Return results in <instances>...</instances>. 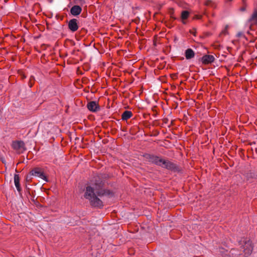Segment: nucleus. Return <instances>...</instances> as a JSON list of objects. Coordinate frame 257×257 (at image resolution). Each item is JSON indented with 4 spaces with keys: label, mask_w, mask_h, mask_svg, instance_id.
I'll return each mask as SVG.
<instances>
[{
    "label": "nucleus",
    "mask_w": 257,
    "mask_h": 257,
    "mask_svg": "<svg viewBox=\"0 0 257 257\" xmlns=\"http://www.w3.org/2000/svg\"><path fill=\"white\" fill-rule=\"evenodd\" d=\"M132 116V113L130 111L126 110L122 114V119L123 120H127Z\"/></svg>",
    "instance_id": "obj_12"
},
{
    "label": "nucleus",
    "mask_w": 257,
    "mask_h": 257,
    "mask_svg": "<svg viewBox=\"0 0 257 257\" xmlns=\"http://www.w3.org/2000/svg\"><path fill=\"white\" fill-rule=\"evenodd\" d=\"M195 56V53L192 49H188L185 51V57L187 59H190L193 58Z\"/></svg>",
    "instance_id": "obj_10"
},
{
    "label": "nucleus",
    "mask_w": 257,
    "mask_h": 257,
    "mask_svg": "<svg viewBox=\"0 0 257 257\" xmlns=\"http://www.w3.org/2000/svg\"><path fill=\"white\" fill-rule=\"evenodd\" d=\"M68 27L69 29L72 32L77 31L78 28L77 20L75 19L71 20L69 22Z\"/></svg>",
    "instance_id": "obj_6"
},
{
    "label": "nucleus",
    "mask_w": 257,
    "mask_h": 257,
    "mask_svg": "<svg viewBox=\"0 0 257 257\" xmlns=\"http://www.w3.org/2000/svg\"><path fill=\"white\" fill-rule=\"evenodd\" d=\"M102 195V191L95 190L93 188L88 186L86 187L84 197L90 201L91 205L101 207L103 206V203L99 197Z\"/></svg>",
    "instance_id": "obj_1"
},
{
    "label": "nucleus",
    "mask_w": 257,
    "mask_h": 257,
    "mask_svg": "<svg viewBox=\"0 0 257 257\" xmlns=\"http://www.w3.org/2000/svg\"><path fill=\"white\" fill-rule=\"evenodd\" d=\"M82 9L79 6H74L70 10L71 14L73 16H77L81 12Z\"/></svg>",
    "instance_id": "obj_9"
},
{
    "label": "nucleus",
    "mask_w": 257,
    "mask_h": 257,
    "mask_svg": "<svg viewBox=\"0 0 257 257\" xmlns=\"http://www.w3.org/2000/svg\"><path fill=\"white\" fill-rule=\"evenodd\" d=\"M87 106L88 109L92 112L97 111L99 109L98 104L96 103V101H92L88 102Z\"/></svg>",
    "instance_id": "obj_5"
},
{
    "label": "nucleus",
    "mask_w": 257,
    "mask_h": 257,
    "mask_svg": "<svg viewBox=\"0 0 257 257\" xmlns=\"http://www.w3.org/2000/svg\"><path fill=\"white\" fill-rule=\"evenodd\" d=\"M12 147L19 153H22L25 150V144L22 141L14 142L12 144Z\"/></svg>",
    "instance_id": "obj_3"
},
{
    "label": "nucleus",
    "mask_w": 257,
    "mask_h": 257,
    "mask_svg": "<svg viewBox=\"0 0 257 257\" xmlns=\"http://www.w3.org/2000/svg\"><path fill=\"white\" fill-rule=\"evenodd\" d=\"M19 177L18 175L15 174L14 176V182L15 186L18 191H21L20 185L19 183Z\"/></svg>",
    "instance_id": "obj_11"
},
{
    "label": "nucleus",
    "mask_w": 257,
    "mask_h": 257,
    "mask_svg": "<svg viewBox=\"0 0 257 257\" xmlns=\"http://www.w3.org/2000/svg\"><path fill=\"white\" fill-rule=\"evenodd\" d=\"M189 15V13L188 11H184L182 12L181 14V18L182 19L185 20L186 19Z\"/></svg>",
    "instance_id": "obj_13"
},
{
    "label": "nucleus",
    "mask_w": 257,
    "mask_h": 257,
    "mask_svg": "<svg viewBox=\"0 0 257 257\" xmlns=\"http://www.w3.org/2000/svg\"><path fill=\"white\" fill-rule=\"evenodd\" d=\"M241 11H244V8H242L241 9Z\"/></svg>",
    "instance_id": "obj_16"
},
{
    "label": "nucleus",
    "mask_w": 257,
    "mask_h": 257,
    "mask_svg": "<svg viewBox=\"0 0 257 257\" xmlns=\"http://www.w3.org/2000/svg\"><path fill=\"white\" fill-rule=\"evenodd\" d=\"M252 246L249 241L246 242L244 246V252L245 254H250L252 251Z\"/></svg>",
    "instance_id": "obj_7"
},
{
    "label": "nucleus",
    "mask_w": 257,
    "mask_h": 257,
    "mask_svg": "<svg viewBox=\"0 0 257 257\" xmlns=\"http://www.w3.org/2000/svg\"><path fill=\"white\" fill-rule=\"evenodd\" d=\"M202 62L203 64H208L213 62L214 60V57L212 55H206L202 57Z\"/></svg>",
    "instance_id": "obj_8"
},
{
    "label": "nucleus",
    "mask_w": 257,
    "mask_h": 257,
    "mask_svg": "<svg viewBox=\"0 0 257 257\" xmlns=\"http://www.w3.org/2000/svg\"><path fill=\"white\" fill-rule=\"evenodd\" d=\"M31 175L42 179L45 181H47L46 176L40 168H36L30 172Z\"/></svg>",
    "instance_id": "obj_4"
},
{
    "label": "nucleus",
    "mask_w": 257,
    "mask_h": 257,
    "mask_svg": "<svg viewBox=\"0 0 257 257\" xmlns=\"http://www.w3.org/2000/svg\"><path fill=\"white\" fill-rule=\"evenodd\" d=\"M150 161L168 169H172L173 168V164L171 162L168 161L160 159L157 156H151L150 157Z\"/></svg>",
    "instance_id": "obj_2"
},
{
    "label": "nucleus",
    "mask_w": 257,
    "mask_h": 257,
    "mask_svg": "<svg viewBox=\"0 0 257 257\" xmlns=\"http://www.w3.org/2000/svg\"><path fill=\"white\" fill-rule=\"evenodd\" d=\"M242 35V33H241V32H239V33H237V36L238 37H241Z\"/></svg>",
    "instance_id": "obj_15"
},
{
    "label": "nucleus",
    "mask_w": 257,
    "mask_h": 257,
    "mask_svg": "<svg viewBox=\"0 0 257 257\" xmlns=\"http://www.w3.org/2000/svg\"><path fill=\"white\" fill-rule=\"evenodd\" d=\"M75 3L81 6H83L85 4V2L84 0H75Z\"/></svg>",
    "instance_id": "obj_14"
}]
</instances>
